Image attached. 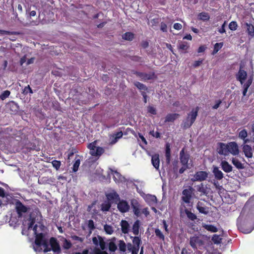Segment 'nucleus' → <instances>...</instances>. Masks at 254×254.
Masks as SVG:
<instances>
[{
  "label": "nucleus",
  "mask_w": 254,
  "mask_h": 254,
  "mask_svg": "<svg viewBox=\"0 0 254 254\" xmlns=\"http://www.w3.org/2000/svg\"><path fill=\"white\" fill-rule=\"evenodd\" d=\"M237 225L244 234L250 233L254 229V195L246 202L237 219Z\"/></svg>",
  "instance_id": "1"
},
{
  "label": "nucleus",
  "mask_w": 254,
  "mask_h": 254,
  "mask_svg": "<svg viewBox=\"0 0 254 254\" xmlns=\"http://www.w3.org/2000/svg\"><path fill=\"white\" fill-rule=\"evenodd\" d=\"M130 238L132 239V244L128 243L126 245L124 241L119 240L118 243L119 250L122 252H125L127 249L131 254H138L142 243L141 239L138 236H130Z\"/></svg>",
  "instance_id": "2"
},
{
  "label": "nucleus",
  "mask_w": 254,
  "mask_h": 254,
  "mask_svg": "<svg viewBox=\"0 0 254 254\" xmlns=\"http://www.w3.org/2000/svg\"><path fill=\"white\" fill-rule=\"evenodd\" d=\"M247 76L248 74L247 71L243 69L241 65L238 72L236 74V78L237 80L240 82L242 86L243 89V95L244 96L246 95L248 88L252 84L253 80V77L252 76H250L248 80L245 82Z\"/></svg>",
  "instance_id": "3"
},
{
  "label": "nucleus",
  "mask_w": 254,
  "mask_h": 254,
  "mask_svg": "<svg viewBox=\"0 0 254 254\" xmlns=\"http://www.w3.org/2000/svg\"><path fill=\"white\" fill-rule=\"evenodd\" d=\"M92 241L95 246H99L101 249L95 248L89 254H108L105 251L106 249V243L101 237H94L92 238Z\"/></svg>",
  "instance_id": "4"
},
{
  "label": "nucleus",
  "mask_w": 254,
  "mask_h": 254,
  "mask_svg": "<svg viewBox=\"0 0 254 254\" xmlns=\"http://www.w3.org/2000/svg\"><path fill=\"white\" fill-rule=\"evenodd\" d=\"M198 107L192 109L191 111L188 114L187 118L183 121L182 126L184 128H189L194 122L197 116Z\"/></svg>",
  "instance_id": "5"
},
{
  "label": "nucleus",
  "mask_w": 254,
  "mask_h": 254,
  "mask_svg": "<svg viewBox=\"0 0 254 254\" xmlns=\"http://www.w3.org/2000/svg\"><path fill=\"white\" fill-rule=\"evenodd\" d=\"M88 148L90 149V154L94 156H99L104 152L103 148L96 146V141L88 144Z\"/></svg>",
  "instance_id": "6"
},
{
  "label": "nucleus",
  "mask_w": 254,
  "mask_h": 254,
  "mask_svg": "<svg viewBox=\"0 0 254 254\" xmlns=\"http://www.w3.org/2000/svg\"><path fill=\"white\" fill-rule=\"evenodd\" d=\"M194 190L193 188L189 187L188 189L183 190L182 199L184 202L186 203H190Z\"/></svg>",
  "instance_id": "7"
},
{
  "label": "nucleus",
  "mask_w": 254,
  "mask_h": 254,
  "mask_svg": "<svg viewBox=\"0 0 254 254\" xmlns=\"http://www.w3.org/2000/svg\"><path fill=\"white\" fill-rule=\"evenodd\" d=\"M208 174L206 171H197L193 175L191 181L193 182H202L206 180L208 177Z\"/></svg>",
  "instance_id": "8"
},
{
  "label": "nucleus",
  "mask_w": 254,
  "mask_h": 254,
  "mask_svg": "<svg viewBox=\"0 0 254 254\" xmlns=\"http://www.w3.org/2000/svg\"><path fill=\"white\" fill-rule=\"evenodd\" d=\"M23 218L19 217L18 215L15 214H12L9 223L11 226L14 228L20 224L21 222H23Z\"/></svg>",
  "instance_id": "9"
},
{
  "label": "nucleus",
  "mask_w": 254,
  "mask_h": 254,
  "mask_svg": "<svg viewBox=\"0 0 254 254\" xmlns=\"http://www.w3.org/2000/svg\"><path fill=\"white\" fill-rule=\"evenodd\" d=\"M117 208L121 212L125 213L129 211L130 206L126 200H119L117 204Z\"/></svg>",
  "instance_id": "10"
},
{
  "label": "nucleus",
  "mask_w": 254,
  "mask_h": 254,
  "mask_svg": "<svg viewBox=\"0 0 254 254\" xmlns=\"http://www.w3.org/2000/svg\"><path fill=\"white\" fill-rule=\"evenodd\" d=\"M190 244L193 249H196L197 247L202 246L203 242L199 236H194L190 238Z\"/></svg>",
  "instance_id": "11"
},
{
  "label": "nucleus",
  "mask_w": 254,
  "mask_h": 254,
  "mask_svg": "<svg viewBox=\"0 0 254 254\" xmlns=\"http://www.w3.org/2000/svg\"><path fill=\"white\" fill-rule=\"evenodd\" d=\"M217 151L220 155L227 156L228 155V143L219 142L217 145Z\"/></svg>",
  "instance_id": "12"
},
{
  "label": "nucleus",
  "mask_w": 254,
  "mask_h": 254,
  "mask_svg": "<svg viewBox=\"0 0 254 254\" xmlns=\"http://www.w3.org/2000/svg\"><path fill=\"white\" fill-rule=\"evenodd\" d=\"M228 154H231L233 155H237L239 153V148L235 142L228 143Z\"/></svg>",
  "instance_id": "13"
},
{
  "label": "nucleus",
  "mask_w": 254,
  "mask_h": 254,
  "mask_svg": "<svg viewBox=\"0 0 254 254\" xmlns=\"http://www.w3.org/2000/svg\"><path fill=\"white\" fill-rule=\"evenodd\" d=\"M122 131L117 132L109 135V144L113 145L116 143L118 140L123 136Z\"/></svg>",
  "instance_id": "14"
},
{
  "label": "nucleus",
  "mask_w": 254,
  "mask_h": 254,
  "mask_svg": "<svg viewBox=\"0 0 254 254\" xmlns=\"http://www.w3.org/2000/svg\"><path fill=\"white\" fill-rule=\"evenodd\" d=\"M111 171L112 172V174L113 175L114 180L116 183H125L126 182V179L120 173L117 171H114L112 170Z\"/></svg>",
  "instance_id": "15"
},
{
  "label": "nucleus",
  "mask_w": 254,
  "mask_h": 254,
  "mask_svg": "<svg viewBox=\"0 0 254 254\" xmlns=\"http://www.w3.org/2000/svg\"><path fill=\"white\" fill-rule=\"evenodd\" d=\"M190 155L188 154H186L183 148L180 153V161L182 165L188 166V162L189 160Z\"/></svg>",
  "instance_id": "16"
},
{
  "label": "nucleus",
  "mask_w": 254,
  "mask_h": 254,
  "mask_svg": "<svg viewBox=\"0 0 254 254\" xmlns=\"http://www.w3.org/2000/svg\"><path fill=\"white\" fill-rule=\"evenodd\" d=\"M144 199L150 206H155L157 203V198L153 195L146 194L144 197Z\"/></svg>",
  "instance_id": "17"
},
{
  "label": "nucleus",
  "mask_w": 254,
  "mask_h": 254,
  "mask_svg": "<svg viewBox=\"0 0 254 254\" xmlns=\"http://www.w3.org/2000/svg\"><path fill=\"white\" fill-rule=\"evenodd\" d=\"M131 204L134 214L137 217H139L140 215V212L138 202L136 200L133 199L131 201Z\"/></svg>",
  "instance_id": "18"
},
{
  "label": "nucleus",
  "mask_w": 254,
  "mask_h": 254,
  "mask_svg": "<svg viewBox=\"0 0 254 254\" xmlns=\"http://www.w3.org/2000/svg\"><path fill=\"white\" fill-rule=\"evenodd\" d=\"M196 208L202 214H207L209 213V208L205 206L201 202L198 201L197 202Z\"/></svg>",
  "instance_id": "19"
},
{
  "label": "nucleus",
  "mask_w": 254,
  "mask_h": 254,
  "mask_svg": "<svg viewBox=\"0 0 254 254\" xmlns=\"http://www.w3.org/2000/svg\"><path fill=\"white\" fill-rule=\"evenodd\" d=\"M212 173L215 178L218 180L222 179L224 177V174L221 170L216 166H213Z\"/></svg>",
  "instance_id": "20"
},
{
  "label": "nucleus",
  "mask_w": 254,
  "mask_h": 254,
  "mask_svg": "<svg viewBox=\"0 0 254 254\" xmlns=\"http://www.w3.org/2000/svg\"><path fill=\"white\" fill-rule=\"evenodd\" d=\"M141 223L139 220H136L133 223L131 231L132 233L136 236L139 234V229L140 227Z\"/></svg>",
  "instance_id": "21"
},
{
  "label": "nucleus",
  "mask_w": 254,
  "mask_h": 254,
  "mask_svg": "<svg viewBox=\"0 0 254 254\" xmlns=\"http://www.w3.org/2000/svg\"><path fill=\"white\" fill-rule=\"evenodd\" d=\"M122 232L124 234H127L130 230L129 224L126 220H122L120 223Z\"/></svg>",
  "instance_id": "22"
},
{
  "label": "nucleus",
  "mask_w": 254,
  "mask_h": 254,
  "mask_svg": "<svg viewBox=\"0 0 254 254\" xmlns=\"http://www.w3.org/2000/svg\"><path fill=\"white\" fill-rule=\"evenodd\" d=\"M151 163L154 167L156 170H158L160 165V160L158 154H155L152 156Z\"/></svg>",
  "instance_id": "23"
},
{
  "label": "nucleus",
  "mask_w": 254,
  "mask_h": 254,
  "mask_svg": "<svg viewBox=\"0 0 254 254\" xmlns=\"http://www.w3.org/2000/svg\"><path fill=\"white\" fill-rule=\"evenodd\" d=\"M7 198L5 195L4 190L0 187V206L7 204Z\"/></svg>",
  "instance_id": "24"
},
{
  "label": "nucleus",
  "mask_w": 254,
  "mask_h": 254,
  "mask_svg": "<svg viewBox=\"0 0 254 254\" xmlns=\"http://www.w3.org/2000/svg\"><path fill=\"white\" fill-rule=\"evenodd\" d=\"M220 165L222 170L226 173H230L232 171V166L226 161H222Z\"/></svg>",
  "instance_id": "25"
},
{
  "label": "nucleus",
  "mask_w": 254,
  "mask_h": 254,
  "mask_svg": "<svg viewBox=\"0 0 254 254\" xmlns=\"http://www.w3.org/2000/svg\"><path fill=\"white\" fill-rule=\"evenodd\" d=\"M106 197L108 201H114L120 199L119 195L114 191L107 193Z\"/></svg>",
  "instance_id": "26"
},
{
  "label": "nucleus",
  "mask_w": 254,
  "mask_h": 254,
  "mask_svg": "<svg viewBox=\"0 0 254 254\" xmlns=\"http://www.w3.org/2000/svg\"><path fill=\"white\" fill-rule=\"evenodd\" d=\"M209 189L202 184L198 186L197 190L201 192V195L207 196L209 192Z\"/></svg>",
  "instance_id": "27"
},
{
  "label": "nucleus",
  "mask_w": 254,
  "mask_h": 254,
  "mask_svg": "<svg viewBox=\"0 0 254 254\" xmlns=\"http://www.w3.org/2000/svg\"><path fill=\"white\" fill-rule=\"evenodd\" d=\"M202 226L205 229L211 233H215L218 231V228L213 225L202 223Z\"/></svg>",
  "instance_id": "28"
},
{
  "label": "nucleus",
  "mask_w": 254,
  "mask_h": 254,
  "mask_svg": "<svg viewBox=\"0 0 254 254\" xmlns=\"http://www.w3.org/2000/svg\"><path fill=\"white\" fill-rule=\"evenodd\" d=\"M243 151L247 157L251 158L252 157V149L250 146L248 145H244L243 147Z\"/></svg>",
  "instance_id": "29"
},
{
  "label": "nucleus",
  "mask_w": 254,
  "mask_h": 254,
  "mask_svg": "<svg viewBox=\"0 0 254 254\" xmlns=\"http://www.w3.org/2000/svg\"><path fill=\"white\" fill-rule=\"evenodd\" d=\"M85 225L89 230V235H90L92 231L95 229L94 222L92 220H88L85 221Z\"/></svg>",
  "instance_id": "30"
},
{
  "label": "nucleus",
  "mask_w": 254,
  "mask_h": 254,
  "mask_svg": "<svg viewBox=\"0 0 254 254\" xmlns=\"http://www.w3.org/2000/svg\"><path fill=\"white\" fill-rule=\"evenodd\" d=\"M179 117L178 114H169L165 118V122H173Z\"/></svg>",
  "instance_id": "31"
},
{
  "label": "nucleus",
  "mask_w": 254,
  "mask_h": 254,
  "mask_svg": "<svg viewBox=\"0 0 254 254\" xmlns=\"http://www.w3.org/2000/svg\"><path fill=\"white\" fill-rule=\"evenodd\" d=\"M248 132L246 129H243L239 133V137L244 140L245 143L248 142L249 140L247 139Z\"/></svg>",
  "instance_id": "32"
},
{
  "label": "nucleus",
  "mask_w": 254,
  "mask_h": 254,
  "mask_svg": "<svg viewBox=\"0 0 254 254\" xmlns=\"http://www.w3.org/2000/svg\"><path fill=\"white\" fill-rule=\"evenodd\" d=\"M178 47L182 51H186L189 47V44L187 42L181 41L179 43Z\"/></svg>",
  "instance_id": "33"
},
{
  "label": "nucleus",
  "mask_w": 254,
  "mask_h": 254,
  "mask_svg": "<svg viewBox=\"0 0 254 254\" xmlns=\"http://www.w3.org/2000/svg\"><path fill=\"white\" fill-rule=\"evenodd\" d=\"M233 164L238 169H242L244 168L243 164L237 159L233 158L232 160Z\"/></svg>",
  "instance_id": "34"
},
{
  "label": "nucleus",
  "mask_w": 254,
  "mask_h": 254,
  "mask_svg": "<svg viewBox=\"0 0 254 254\" xmlns=\"http://www.w3.org/2000/svg\"><path fill=\"white\" fill-rule=\"evenodd\" d=\"M185 212L188 218L190 220L194 221L197 218L196 216L188 209H185Z\"/></svg>",
  "instance_id": "35"
},
{
  "label": "nucleus",
  "mask_w": 254,
  "mask_h": 254,
  "mask_svg": "<svg viewBox=\"0 0 254 254\" xmlns=\"http://www.w3.org/2000/svg\"><path fill=\"white\" fill-rule=\"evenodd\" d=\"M111 206V203L109 201H105L101 205V210L103 211H108Z\"/></svg>",
  "instance_id": "36"
},
{
  "label": "nucleus",
  "mask_w": 254,
  "mask_h": 254,
  "mask_svg": "<svg viewBox=\"0 0 254 254\" xmlns=\"http://www.w3.org/2000/svg\"><path fill=\"white\" fill-rule=\"evenodd\" d=\"M80 164V160L78 157H76L75 158V162L73 164L72 167V171L73 172H76L78 169Z\"/></svg>",
  "instance_id": "37"
},
{
  "label": "nucleus",
  "mask_w": 254,
  "mask_h": 254,
  "mask_svg": "<svg viewBox=\"0 0 254 254\" xmlns=\"http://www.w3.org/2000/svg\"><path fill=\"white\" fill-rule=\"evenodd\" d=\"M104 230L105 231V232L109 235H111L114 232L113 227L110 225L105 224L104 226Z\"/></svg>",
  "instance_id": "38"
},
{
  "label": "nucleus",
  "mask_w": 254,
  "mask_h": 254,
  "mask_svg": "<svg viewBox=\"0 0 254 254\" xmlns=\"http://www.w3.org/2000/svg\"><path fill=\"white\" fill-rule=\"evenodd\" d=\"M8 106L9 107L10 110H12L13 112H17L18 110V106L17 104L14 101L9 102L8 104Z\"/></svg>",
  "instance_id": "39"
},
{
  "label": "nucleus",
  "mask_w": 254,
  "mask_h": 254,
  "mask_svg": "<svg viewBox=\"0 0 254 254\" xmlns=\"http://www.w3.org/2000/svg\"><path fill=\"white\" fill-rule=\"evenodd\" d=\"M122 38L126 40L131 41L134 38V35L131 32H126L122 35Z\"/></svg>",
  "instance_id": "40"
},
{
  "label": "nucleus",
  "mask_w": 254,
  "mask_h": 254,
  "mask_svg": "<svg viewBox=\"0 0 254 254\" xmlns=\"http://www.w3.org/2000/svg\"><path fill=\"white\" fill-rule=\"evenodd\" d=\"M155 234L156 236L159 238L162 241L165 240V236L162 233V232L161 231V230L159 229H156L155 230Z\"/></svg>",
  "instance_id": "41"
},
{
  "label": "nucleus",
  "mask_w": 254,
  "mask_h": 254,
  "mask_svg": "<svg viewBox=\"0 0 254 254\" xmlns=\"http://www.w3.org/2000/svg\"><path fill=\"white\" fill-rule=\"evenodd\" d=\"M247 31L249 34L252 36L254 35V27L251 24H246Z\"/></svg>",
  "instance_id": "42"
},
{
  "label": "nucleus",
  "mask_w": 254,
  "mask_h": 254,
  "mask_svg": "<svg viewBox=\"0 0 254 254\" xmlns=\"http://www.w3.org/2000/svg\"><path fill=\"white\" fill-rule=\"evenodd\" d=\"M134 85L139 90H143L142 91H145L147 90L146 86L139 82H135Z\"/></svg>",
  "instance_id": "43"
},
{
  "label": "nucleus",
  "mask_w": 254,
  "mask_h": 254,
  "mask_svg": "<svg viewBox=\"0 0 254 254\" xmlns=\"http://www.w3.org/2000/svg\"><path fill=\"white\" fill-rule=\"evenodd\" d=\"M28 93H30V94L33 93L32 89L29 85L25 87V88L22 90V94H23L24 95H27Z\"/></svg>",
  "instance_id": "44"
},
{
  "label": "nucleus",
  "mask_w": 254,
  "mask_h": 254,
  "mask_svg": "<svg viewBox=\"0 0 254 254\" xmlns=\"http://www.w3.org/2000/svg\"><path fill=\"white\" fill-rule=\"evenodd\" d=\"M10 94V92L9 90H5L0 94V99L4 100L9 96Z\"/></svg>",
  "instance_id": "45"
},
{
  "label": "nucleus",
  "mask_w": 254,
  "mask_h": 254,
  "mask_svg": "<svg viewBox=\"0 0 254 254\" xmlns=\"http://www.w3.org/2000/svg\"><path fill=\"white\" fill-rule=\"evenodd\" d=\"M212 240L215 244H218L221 242L222 239L219 236L215 234L213 236Z\"/></svg>",
  "instance_id": "46"
},
{
  "label": "nucleus",
  "mask_w": 254,
  "mask_h": 254,
  "mask_svg": "<svg viewBox=\"0 0 254 254\" xmlns=\"http://www.w3.org/2000/svg\"><path fill=\"white\" fill-rule=\"evenodd\" d=\"M238 27V25L236 22L232 21L229 24V28L231 30H236Z\"/></svg>",
  "instance_id": "47"
},
{
  "label": "nucleus",
  "mask_w": 254,
  "mask_h": 254,
  "mask_svg": "<svg viewBox=\"0 0 254 254\" xmlns=\"http://www.w3.org/2000/svg\"><path fill=\"white\" fill-rule=\"evenodd\" d=\"M165 156L166 158V161L167 163H170V157H171V152L170 149L169 147H167L166 150Z\"/></svg>",
  "instance_id": "48"
},
{
  "label": "nucleus",
  "mask_w": 254,
  "mask_h": 254,
  "mask_svg": "<svg viewBox=\"0 0 254 254\" xmlns=\"http://www.w3.org/2000/svg\"><path fill=\"white\" fill-rule=\"evenodd\" d=\"M53 166L56 169L58 170L61 166V162L56 160H54L52 162Z\"/></svg>",
  "instance_id": "49"
},
{
  "label": "nucleus",
  "mask_w": 254,
  "mask_h": 254,
  "mask_svg": "<svg viewBox=\"0 0 254 254\" xmlns=\"http://www.w3.org/2000/svg\"><path fill=\"white\" fill-rule=\"evenodd\" d=\"M109 248L110 251L115 252L117 250L116 245L113 242H110L109 244Z\"/></svg>",
  "instance_id": "50"
},
{
  "label": "nucleus",
  "mask_w": 254,
  "mask_h": 254,
  "mask_svg": "<svg viewBox=\"0 0 254 254\" xmlns=\"http://www.w3.org/2000/svg\"><path fill=\"white\" fill-rule=\"evenodd\" d=\"M17 33L15 32H10L6 30H0V35H13L16 34Z\"/></svg>",
  "instance_id": "51"
},
{
  "label": "nucleus",
  "mask_w": 254,
  "mask_h": 254,
  "mask_svg": "<svg viewBox=\"0 0 254 254\" xmlns=\"http://www.w3.org/2000/svg\"><path fill=\"white\" fill-rule=\"evenodd\" d=\"M147 111L148 113H150V114L152 115H156V109L152 106H149L147 107Z\"/></svg>",
  "instance_id": "52"
},
{
  "label": "nucleus",
  "mask_w": 254,
  "mask_h": 254,
  "mask_svg": "<svg viewBox=\"0 0 254 254\" xmlns=\"http://www.w3.org/2000/svg\"><path fill=\"white\" fill-rule=\"evenodd\" d=\"M63 247L65 249H68L71 247V244L67 240H65L63 243Z\"/></svg>",
  "instance_id": "53"
},
{
  "label": "nucleus",
  "mask_w": 254,
  "mask_h": 254,
  "mask_svg": "<svg viewBox=\"0 0 254 254\" xmlns=\"http://www.w3.org/2000/svg\"><path fill=\"white\" fill-rule=\"evenodd\" d=\"M199 16V18L200 19H202L203 20H208L209 18L208 15L206 13H200Z\"/></svg>",
  "instance_id": "54"
},
{
  "label": "nucleus",
  "mask_w": 254,
  "mask_h": 254,
  "mask_svg": "<svg viewBox=\"0 0 254 254\" xmlns=\"http://www.w3.org/2000/svg\"><path fill=\"white\" fill-rule=\"evenodd\" d=\"M149 133L150 135L156 138H159L160 137V134L158 131H154V130H151L150 131Z\"/></svg>",
  "instance_id": "55"
},
{
  "label": "nucleus",
  "mask_w": 254,
  "mask_h": 254,
  "mask_svg": "<svg viewBox=\"0 0 254 254\" xmlns=\"http://www.w3.org/2000/svg\"><path fill=\"white\" fill-rule=\"evenodd\" d=\"M162 223H163V228H164L165 232H166V233L168 234L169 232V229L168 228V225H167L166 221L165 220H163L162 221Z\"/></svg>",
  "instance_id": "56"
},
{
  "label": "nucleus",
  "mask_w": 254,
  "mask_h": 254,
  "mask_svg": "<svg viewBox=\"0 0 254 254\" xmlns=\"http://www.w3.org/2000/svg\"><path fill=\"white\" fill-rule=\"evenodd\" d=\"M225 24H226V22H225L223 25H222V26L218 28V32L221 34L222 33H224L225 32Z\"/></svg>",
  "instance_id": "57"
},
{
  "label": "nucleus",
  "mask_w": 254,
  "mask_h": 254,
  "mask_svg": "<svg viewBox=\"0 0 254 254\" xmlns=\"http://www.w3.org/2000/svg\"><path fill=\"white\" fill-rule=\"evenodd\" d=\"M222 43H217L215 44L214 48L219 51V50L222 47Z\"/></svg>",
  "instance_id": "58"
},
{
  "label": "nucleus",
  "mask_w": 254,
  "mask_h": 254,
  "mask_svg": "<svg viewBox=\"0 0 254 254\" xmlns=\"http://www.w3.org/2000/svg\"><path fill=\"white\" fill-rule=\"evenodd\" d=\"M173 27L176 30H181L182 28V24L180 23H176L174 24Z\"/></svg>",
  "instance_id": "59"
},
{
  "label": "nucleus",
  "mask_w": 254,
  "mask_h": 254,
  "mask_svg": "<svg viewBox=\"0 0 254 254\" xmlns=\"http://www.w3.org/2000/svg\"><path fill=\"white\" fill-rule=\"evenodd\" d=\"M160 27H161V30L163 32L167 31V25L165 23L162 22L161 23Z\"/></svg>",
  "instance_id": "60"
},
{
  "label": "nucleus",
  "mask_w": 254,
  "mask_h": 254,
  "mask_svg": "<svg viewBox=\"0 0 254 254\" xmlns=\"http://www.w3.org/2000/svg\"><path fill=\"white\" fill-rule=\"evenodd\" d=\"M188 168H189V166L183 165V167H182L179 170V173L180 174H183L185 171V170Z\"/></svg>",
  "instance_id": "61"
},
{
  "label": "nucleus",
  "mask_w": 254,
  "mask_h": 254,
  "mask_svg": "<svg viewBox=\"0 0 254 254\" xmlns=\"http://www.w3.org/2000/svg\"><path fill=\"white\" fill-rule=\"evenodd\" d=\"M221 101L220 100L216 101L215 104L212 107L213 109H217L221 103Z\"/></svg>",
  "instance_id": "62"
},
{
  "label": "nucleus",
  "mask_w": 254,
  "mask_h": 254,
  "mask_svg": "<svg viewBox=\"0 0 254 254\" xmlns=\"http://www.w3.org/2000/svg\"><path fill=\"white\" fill-rule=\"evenodd\" d=\"M72 238L73 240L79 241L80 242H82L83 241V238H82L81 237H79L78 236H75V235L72 236Z\"/></svg>",
  "instance_id": "63"
},
{
  "label": "nucleus",
  "mask_w": 254,
  "mask_h": 254,
  "mask_svg": "<svg viewBox=\"0 0 254 254\" xmlns=\"http://www.w3.org/2000/svg\"><path fill=\"white\" fill-rule=\"evenodd\" d=\"M138 136L143 142L144 145H146L147 142L145 137L140 133H138Z\"/></svg>",
  "instance_id": "64"
}]
</instances>
